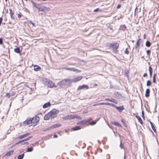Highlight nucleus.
I'll return each mask as SVG.
<instances>
[{"mask_svg": "<svg viewBox=\"0 0 159 159\" xmlns=\"http://www.w3.org/2000/svg\"><path fill=\"white\" fill-rule=\"evenodd\" d=\"M108 28L111 30H113L112 26L111 25H109L108 26Z\"/></svg>", "mask_w": 159, "mask_h": 159, "instance_id": "51", "label": "nucleus"}, {"mask_svg": "<svg viewBox=\"0 0 159 159\" xmlns=\"http://www.w3.org/2000/svg\"><path fill=\"white\" fill-rule=\"evenodd\" d=\"M138 13V7L136 6V7L135 9V11H134V16H135Z\"/></svg>", "mask_w": 159, "mask_h": 159, "instance_id": "37", "label": "nucleus"}, {"mask_svg": "<svg viewBox=\"0 0 159 159\" xmlns=\"http://www.w3.org/2000/svg\"><path fill=\"white\" fill-rule=\"evenodd\" d=\"M9 11H10V17H11V19L14 20L15 19V17L13 16V15L14 14V12L13 11H12L11 9H9Z\"/></svg>", "mask_w": 159, "mask_h": 159, "instance_id": "13", "label": "nucleus"}, {"mask_svg": "<svg viewBox=\"0 0 159 159\" xmlns=\"http://www.w3.org/2000/svg\"><path fill=\"white\" fill-rule=\"evenodd\" d=\"M33 150V148L32 147H31L27 149V152H31Z\"/></svg>", "mask_w": 159, "mask_h": 159, "instance_id": "33", "label": "nucleus"}, {"mask_svg": "<svg viewBox=\"0 0 159 159\" xmlns=\"http://www.w3.org/2000/svg\"><path fill=\"white\" fill-rule=\"evenodd\" d=\"M34 67H36V68H34V70L35 71H38L41 69V67L38 66L34 65Z\"/></svg>", "mask_w": 159, "mask_h": 159, "instance_id": "21", "label": "nucleus"}, {"mask_svg": "<svg viewBox=\"0 0 159 159\" xmlns=\"http://www.w3.org/2000/svg\"><path fill=\"white\" fill-rule=\"evenodd\" d=\"M146 46L148 47H150L151 45V43L148 41H147L146 43Z\"/></svg>", "mask_w": 159, "mask_h": 159, "instance_id": "32", "label": "nucleus"}, {"mask_svg": "<svg viewBox=\"0 0 159 159\" xmlns=\"http://www.w3.org/2000/svg\"><path fill=\"white\" fill-rule=\"evenodd\" d=\"M121 6L120 4H118L117 6V8L118 9H119L121 7Z\"/></svg>", "mask_w": 159, "mask_h": 159, "instance_id": "57", "label": "nucleus"}, {"mask_svg": "<svg viewBox=\"0 0 159 159\" xmlns=\"http://www.w3.org/2000/svg\"><path fill=\"white\" fill-rule=\"evenodd\" d=\"M100 10V9L99 8H97L94 10V12H97Z\"/></svg>", "mask_w": 159, "mask_h": 159, "instance_id": "50", "label": "nucleus"}, {"mask_svg": "<svg viewBox=\"0 0 159 159\" xmlns=\"http://www.w3.org/2000/svg\"><path fill=\"white\" fill-rule=\"evenodd\" d=\"M81 129V127L80 126H76L72 128V129L74 131H75L79 130Z\"/></svg>", "mask_w": 159, "mask_h": 159, "instance_id": "29", "label": "nucleus"}, {"mask_svg": "<svg viewBox=\"0 0 159 159\" xmlns=\"http://www.w3.org/2000/svg\"><path fill=\"white\" fill-rule=\"evenodd\" d=\"M151 84V81L150 80H148L147 81V86H150Z\"/></svg>", "mask_w": 159, "mask_h": 159, "instance_id": "39", "label": "nucleus"}, {"mask_svg": "<svg viewBox=\"0 0 159 159\" xmlns=\"http://www.w3.org/2000/svg\"><path fill=\"white\" fill-rule=\"evenodd\" d=\"M57 134H55L54 135L53 138H57Z\"/></svg>", "mask_w": 159, "mask_h": 159, "instance_id": "60", "label": "nucleus"}, {"mask_svg": "<svg viewBox=\"0 0 159 159\" xmlns=\"http://www.w3.org/2000/svg\"><path fill=\"white\" fill-rule=\"evenodd\" d=\"M109 47L110 48H112L113 52L116 53H118V50H117L119 46V44L117 43H109Z\"/></svg>", "mask_w": 159, "mask_h": 159, "instance_id": "1", "label": "nucleus"}, {"mask_svg": "<svg viewBox=\"0 0 159 159\" xmlns=\"http://www.w3.org/2000/svg\"><path fill=\"white\" fill-rule=\"evenodd\" d=\"M141 40V39H139L136 42V45L135 46V49H137L138 47H139L140 45V41Z\"/></svg>", "mask_w": 159, "mask_h": 159, "instance_id": "15", "label": "nucleus"}, {"mask_svg": "<svg viewBox=\"0 0 159 159\" xmlns=\"http://www.w3.org/2000/svg\"><path fill=\"white\" fill-rule=\"evenodd\" d=\"M74 71H77L78 72H80L81 71L75 68V70Z\"/></svg>", "mask_w": 159, "mask_h": 159, "instance_id": "47", "label": "nucleus"}, {"mask_svg": "<svg viewBox=\"0 0 159 159\" xmlns=\"http://www.w3.org/2000/svg\"><path fill=\"white\" fill-rule=\"evenodd\" d=\"M30 23H31V24H32L33 26H34V24L31 21H30Z\"/></svg>", "mask_w": 159, "mask_h": 159, "instance_id": "62", "label": "nucleus"}, {"mask_svg": "<svg viewBox=\"0 0 159 159\" xmlns=\"http://www.w3.org/2000/svg\"><path fill=\"white\" fill-rule=\"evenodd\" d=\"M96 121L95 120L92 121L90 123V124L92 125H95L96 123Z\"/></svg>", "mask_w": 159, "mask_h": 159, "instance_id": "41", "label": "nucleus"}, {"mask_svg": "<svg viewBox=\"0 0 159 159\" xmlns=\"http://www.w3.org/2000/svg\"><path fill=\"white\" fill-rule=\"evenodd\" d=\"M3 43V40L1 38H0V44L2 45Z\"/></svg>", "mask_w": 159, "mask_h": 159, "instance_id": "49", "label": "nucleus"}, {"mask_svg": "<svg viewBox=\"0 0 159 159\" xmlns=\"http://www.w3.org/2000/svg\"><path fill=\"white\" fill-rule=\"evenodd\" d=\"M142 117L144 119H145V117L144 116V111H142Z\"/></svg>", "mask_w": 159, "mask_h": 159, "instance_id": "46", "label": "nucleus"}, {"mask_svg": "<svg viewBox=\"0 0 159 159\" xmlns=\"http://www.w3.org/2000/svg\"><path fill=\"white\" fill-rule=\"evenodd\" d=\"M111 123L112 125H116L118 127H122L121 125L117 122L111 121Z\"/></svg>", "mask_w": 159, "mask_h": 159, "instance_id": "14", "label": "nucleus"}, {"mask_svg": "<svg viewBox=\"0 0 159 159\" xmlns=\"http://www.w3.org/2000/svg\"><path fill=\"white\" fill-rule=\"evenodd\" d=\"M51 129V128H50V126L49 127V128H47V129H46V130H50V129Z\"/></svg>", "mask_w": 159, "mask_h": 159, "instance_id": "63", "label": "nucleus"}, {"mask_svg": "<svg viewBox=\"0 0 159 159\" xmlns=\"http://www.w3.org/2000/svg\"><path fill=\"white\" fill-rule=\"evenodd\" d=\"M72 116H73L72 115H70L67 116L63 117L62 119L64 120H71L73 119V117H72Z\"/></svg>", "mask_w": 159, "mask_h": 159, "instance_id": "9", "label": "nucleus"}, {"mask_svg": "<svg viewBox=\"0 0 159 159\" xmlns=\"http://www.w3.org/2000/svg\"><path fill=\"white\" fill-rule=\"evenodd\" d=\"M52 113V112L51 111L46 114L44 116V119L45 120H48L51 117Z\"/></svg>", "mask_w": 159, "mask_h": 159, "instance_id": "6", "label": "nucleus"}, {"mask_svg": "<svg viewBox=\"0 0 159 159\" xmlns=\"http://www.w3.org/2000/svg\"><path fill=\"white\" fill-rule=\"evenodd\" d=\"M52 113L51 114V117L50 118L51 119H53L55 117H56V114L54 112V111H52Z\"/></svg>", "mask_w": 159, "mask_h": 159, "instance_id": "27", "label": "nucleus"}, {"mask_svg": "<svg viewBox=\"0 0 159 159\" xmlns=\"http://www.w3.org/2000/svg\"><path fill=\"white\" fill-rule=\"evenodd\" d=\"M32 3H33V6L37 8V7H39V4H36L33 1H32Z\"/></svg>", "mask_w": 159, "mask_h": 159, "instance_id": "38", "label": "nucleus"}, {"mask_svg": "<svg viewBox=\"0 0 159 159\" xmlns=\"http://www.w3.org/2000/svg\"><path fill=\"white\" fill-rule=\"evenodd\" d=\"M32 137V136H29V137H28V138H26V139H23V142H25V141H28V140H29Z\"/></svg>", "mask_w": 159, "mask_h": 159, "instance_id": "36", "label": "nucleus"}, {"mask_svg": "<svg viewBox=\"0 0 159 159\" xmlns=\"http://www.w3.org/2000/svg\"><path fill=\"white\" fill-rule=\"evenodd\" d=\"M6 95H7V96H8V98H9L10 97V96H11V95H9V93H7V94H6Z\"/></svg>", "mask_w": 159, "mask_h": 159, "instance_id": "61", "label": "nucleus"}, {"mask_svg": "<svg viewBox=\"0 0 159 159\" xmlns=\"http://www.w3.org/2000/svg\"><path fill=\"white\" fill-rule=\"evenodd\" d=\"M39 116H36L33 118H31L32 125L33 124L34 126L36 125L39 123Z\"/></svg>", "mask_w": 159, "mask_h": 159, "instance_id": "4", "label": "nucleus"}, {"mask_svg": "<svg viewBox=\"0 0 159 159\" xmlns=\"http://www.w3.org/2000/svg\"><path fill=\"white\" fill-rule=\"evenodd\" d=\"M147 75H148L147 74V73H145L144 74L143 76L144 77H146L147 76Z\"/></svg>", "mask_w": 159, "mask_h": 159, "instance_id": "55", "label": "nucleus"}, {"mask_svg": "<svg viewBox=\"0 0 159 159\" xmlns=\"http://www.w3.org/2000/svg\"><path fill=\"white\" fill-rule=\"evenodd\" d=\"M58 85L60 86H64L66 85V83L64 82V81L62 80L58 83Z\"/></svg>", "mask_w": 159, "mask_h": 159, "instance_id": "18", "label": "nucleus"}, {"mask_svg": "<svg viewBox=\"0 0 159 159\" xmlns=\"http://www.w3.org/2000/svg\"><path fill=\"white\" fill-rule=\"evenodd\" d=\"M21 16H22V15L20 13L18 14V16L19 18H20V17H21Z\"/></svg>", "mask_w": 159, "mask_h": 159, "instance_id": "52", "label": "nucleus"}, {"mask_svg": "<svg viewBox=\"0 0 159 159\" xmlns=\"http://www.w3.org/2000/svg\"><path fill=\"white\" fill-rule=\"evenodd\" d=\"M86 123H87V121L86 120H84L80 121L77 123V125L84 124Z\"/></svg>", "mask_w": 159, "mask_h": 159, "instance_id": "24", "label": "nucleus"}, {"mask_svg": "<svg viewBox=\"0 0 159 159\" xmlns=\"http://www.w3.org/2000/svg\"><path fill=\"white\" fill-rule=\"evenodd\" d=\"M14 152V150L11 151L7 152L5 155V156L9 157Z\"/></svg>", "mask_w": 159, "mask_h": 159, "instance_id": "23", "label": "nucleus"}, {"mask_svg": "<svg viewBox=\"0 0 159 159\" xmlns=\"http://www.w3.org/2000/svg\"><path fill=\"white\" fill-rule=\"evenodd\" d=\"M97 105L99 106L100 105H105V102H102V103H97Z\"/></svg>", "mask_w": 159, "mask_h": 159, "instance_id": "43", "label": "nucleus"}, {"mask_svg": "<svg viewBox=\"0 0 159 159\" xmlns=\"http://www.w3.org/2000/svg\"><path fill=\"white\" fill-rule=\"evenodd\" d=\"M135 116L138 119L139 122L142 125L143 124V122L140 117L138 115H136Z\"/></svg>", "mask_w": 159, "mask_h": 159, "instance_id": "25", "label": "nucleus"}, {"mask_svg": "<svg viewBox=\"0 0 159 159\" xmlns=\"http://www.w3.org/2000/svg\"><path fill=\"white\" fill-rule=\"evenodd\" d=\"M37 8L39 11L48 12L50 10V8L44 6H40L39 5V7H37Z\"/></svg>", "mask_w": 159, "mask_h": 159, "instance_id": "3", "label": "nucleus"}, {"mask_svg": "<svg viewBox=\"0 0 159 159\" xmlns=\"http://www.w3.org/2000/svg\"><path fill=\"white\" fill-rule=\"evenodd\" d=\"M147 53L148 55H150L151 53V51L149 50H147Z\"/></svg>", "mask_w": 159, "mask_h": 159, "instance_id": "45", "label": "nucleus"}, {"mask_svg": "<svg viewBox=\"0 0 159 159\" xmlns=\"http://www.w3.org/2000/svg\"><path fill=\"white\" fill-rule=\"evenodd\" d=\"M91 118H89L88 120H86L87 121V123L88 122H89V121H91Z\"/></svg>", "mask_w": 159, "mask_h": 159, "instance_id": "59", "label": "nucleus"}, {"mask_svg": "<svg viewBox=\"0 0 159 159\" xmlns=\"http://www.w3.org/2000/svg\"><path fill=\"white\" fill-rule=\"evenodd\" d=\"M51 103L50 102H48L45 103L43 106V107L44 108H46L49 107L51 105Z\"/></svg>", "mask_w": 159, "mask_h": 159, "instance_id": "16", "label": "nucleus"}, {"mask_svg": "<svg viewBox=\"0 0 159 159\" xmlns=\"http://www.w3.org/2000/svg\"><path fill=\"white\" fill-rule=\"evenodd\" d=\"M115 108L120 112L122 111L124 109V108L123 106H121L119 107H117L116 106Z\"/></svg>", "mask_w": 159, "mask_h": 159, "instance_id": "10", "label": "nucleus"}, {"mask_svg": "<svg viewBox=\"0 0 159 159\" xmlns=\"http://www.w3.org/2000/svg\"><path fill=\"white\" fill-rule=\"evenodd\" d=\"M43 81L44 84L47 85L49 87L53 88L55 87V84L49 79L44 78L43 80Z\"/></svg>", "mask_w": 159, "mask_h": 159, "instance_id": "2", "label": "nucleus"}, {"mask_svg": "<svg viewBox=\"0 0 159 159\" xmlns=\"http://www.w3.org/2000/svg\"><path fill=\"white\" fill-rule=\"evenodd\" d=\"M157 75L156 73H154L153 75V78H156V76Z\"/></svg>", "mask_w": 159, "mask_h": 159, "instance_id": "58", "label": "nucleus"}, {"mask_svg": "<svg viewBox=\"0 0 159 159\" xmlns=\"http://www.w3.org/2000/svg\"><path fill=\"white\" fill-rule=\"evenodd\" d=\"M150 90L149 89H146L145 96L146 97H148L149 96Z\"/></svg>", "mask_w": 159, "mask_h": 159, "instance_id": "22", "label": "nucleus"}, {"mask_svg": "<svg viewBox=\"0 0 159 159\" xmlns=\"http://www.w3.org/2000/svg\"><path fill=\"white\" fill-rule=\"evenodd\" d=\"M83 77L82 76H78L77 77L75 78L73 80L72 82H75L77 81L80 80Z\"/></svg>", "mask_w": 159, "mask_h": 159, "instance_id": "12", "label": "nucleus"}, {"mask_svg": "<svg viewBox=\"0 0 159 159\" xmlns=\"http://www.w3.org/2000/svg\"><path fill=\"white\" fill-rule=\"evenodd\" d=\"M22 142H24L23 141V140H20V141L18 142H17L16 143H15V144L17 145V144H19L20 143H21Z\"/></svg>", "mask_w": 159, "mask_h": 159, "instance_id": "44", "label": "nucleus"}, {"mask_svg": "<svg viewBox=\"0 0 159 159\" xmlns=\"http://www.w3.org/2000/svg\"><path fill=\"white\" fill-rule=\"evenodd\" d=\"M89 88V86L87 85H83L81 86H79L77 89V90H80L84 89H88Z\"/></svg>", "mask_w": 159, "mask_h": 159, "instance_id": "7", "label": "nucleus"}, {"mask_svg": "<svg viewBox=\"0 0 159 159\" xmlns=\"http://www.w3.org/2000/svg\"><path fill=\"white\" fill-rule=\"evenodd\" d=\"M152 68L150 66L149 67V75L150 78H151L152 76Z\"/></svg>", "mask_w": 159, "mask_h": 159, "instance_id": "17", "label": "nucleus"}, {"mask_svg": "<svg viewBox=\"0 0 159 159\" xmlns=\"http://www.w3.org/2000/svg\"><path fill=\"white\" fill-rule=\"evenodd\" d=\"M105 105H109V106H110L111 107H115V108H116V106L113 104H112V103H108V102H107V103H105Z\"/></svg>", "mask_w": 159, "mask_h": 159, "instance_id": "30", "label": "nucleus"}, {"mask_svg": "<svg viewBox=\"0 0 159 159\" xmlns=\"http://www.w3.org/2000/svg\"><path fill=\"white\" fill-rule=\"evenodd\" d=\"M156 78H153V83H156Z\"/></svg>", "mask_w": 159, "mask_h": 159, "instance_id": "56", "label": "nucleus"}, {"mask_svg": "<svg viewBox=\"0 0 159 159\" xmlns=\"http://www.w3.org/2000/svg\"><path fill=\"white\" fill-rule=\"evenodd\" d=\"M105 100L108 101H109L111 102H114L115 103L117 104V102L116 100L114 99H110L109 98H107L105 99Z\"/></svg>", "mask_w": 159, "mask_h": 159, "instance_id": "11", "label": "nucleus"}, {"mask_svg": "<svg viewBox=\"0 0 159 159\" xmlns=\"http://www.w3.org/2000/svg\"><path fill=\"white\" fill-rule=\"evenodd\" d=\"M64 69L66 70H69L70 71H74L75 70V68L66 67L64 68Z\"/></svg>", "mask_w": 159, "mask_h": 159, "instance_id": "31", "label": "nucleus"}, {"mask_svg": "<svg viewBox=\"0 0 159 159\" xmlns=\"http://www.w3.org/2000/svg\"><path fill=\"white\" fill-rule=\"evenodd\" d=\"M127 27L125 25H121L120 27V30L125 31L126 30Z\"/></svg>", "mask_w": 159, "mask_h": 159, "instance_id": "19", "label": "nucleus"}, {"mask_svg": "<svg viewBox=\"0 0 159 159\" xmlns=\"http://www.w3.org/2000/svg\"><path fill=\"white\" fill-rule=\"evenodd\" d=\"M14 51L15 52L18 53H20V48L18 47H17V48H14Z\"/></svg>", "mask_w": 159, "mask_h": 159, "instance_id": "28", "label": "nucleus"}, {"mask_svg": "<svg viewBox=\"0 0 159 159\" xmlns=\"http://www.w3.org/2000/svg\"><path fill=\"white\" fill-rule=\"evenodd\" d=\"M63 81H64V82L66 83V82H69V83L72 82L70 79H66L65 80H63Z\"/></svg>", "mask_w": 159, "mask_h": 159, "instance_id": "35", "label": "nucleus"}, {"mask_svg": "<svg viewBox=\"0 0 159 159\" xmlns=\"http://www.w3.org/2000/svg\"><path fill=\"white\" fill-rule=\"evenodd\" d=\"M24 155V154L23 153L20 155H19L18 157V159H22Z\"/></svg>", "mask_w": 159, "mask_h": 159, "instance_id": "34", "label": "nucleus"}, {"mask_svg": "<svg viewBox=\"0 0 159 159\" xmlns=\"http://www.w3.org/2000/svg\"><path fill=\"white\" fill-rule=\"evenodd\" d=\"M61 126V124H56L53 125L52 126H51L50 128H51L54 129L59 127Z\"/></svg>", "mask_w": 159, "mask_h": 159, "instance_id": "20", "label": "nucleus"}, {"mask_svg": "<svg viewBox=\"0 0 159 159\" xmlns=\"http://www.w3.org/2000/svg\"><path fill=\"white\" fill-rule=\"evenodd\" d=\"M31 117L27 118L22 124L23 126H25L27 125L32 124Z\"/></svg>", "mask_w": 159, "mask_h": 159, "instance_id": "5", "label": "nucleus"}, {"mask_svg": "<svg viewBox=\"0 0 159 159\" xmlns=\"http://www.w3.org/2000/svg\"><path fill=\"white\" fill-rule=\"evenodd\" d=\"M99 118H97L96 119L95 121H96V122H97V121H98L99 120Z\"/></svg>", "mask_w": 159, "mask_h": 159, "instance_id": "64", "label": "nucleus"}, {"mask_svg": "<svg viewBox=\"0 0 159 159\" xmlns=\"http://www.w3.org/2000/svg\"><path fill=\"white\" fill-rule=\"evenodd\" d=\"M30 133H27L25 134H24L21 135L20 136H19L17 138L19 139H22L25 137H26L29 135H30Z\"/></svg>", "mask_w": 159, "mask_h": 159, "instance_id": "8", "label": "nucleus"}, {"mask_svg": "<svg viewBox=\"0 0 159 159\" xmlns=\"http://www.w3.org/2000/svg\"><path fill=\"white\" fill-rule=\"evenodd\" d=\"M73 116H72V117H73V119H74L75 118H76L77 119H78L79 120H81L82 119V117L79 116L78 115H72Z\"/></svg>", "mask_w": 159, "mask_h": 159, "instance_id": "26", "label": "nucleus"}, {"mask_svg": "<svg viewBox=\"0 0 159 159\" xmlns=\"http://www.w3.org/2000/svg\"><path fill=\"white\" fill-rule=\"evenodd\" d=\"M125 53L127 54H128L129 53V51L128 50V48H126L125 51Z\"/></svg>", "mask_w": 159, "mask_h": 159, "instance_id": "42", "label": "nucleus"}, {"mask_svg": "<svg viewBox=\"0 0 159 159\" xmlns=\"http://www.w3.org/2000/svg\"><path fill=\"white\" fill-rule=\"evenodd\" d=\"M151 127L152 128V129L155 132H156V130L155 128L154 125V124L151 125Z\"/></svg>", "mask_w": 159, "mask_h": 159, "instance_id": "40", "label": "nucleus"}, {"mask_svg": "<svg viewBox=\"0 0 159 159\" xmlns=\"http://www.w3.org/2000/svg\"><path fill=\"white\" fill-rule=\"evenodd\" d=\"M120 147L122 149L123 148V146L122 145V143L121 142L120 144Z\"/></svg>", "mask_w": 159, "mask_h": 159, "instance_id": "53", "label": "nucleus"}, {"mask_svg": "<svg viewBox=\"0 0 159 159\" xmlns=\"http://www.w3.org/2000/svg\"><path fill=\"white\" fill-rule=\"evenodd\" d=\"M47 12H42L40 13V14L42 15H44L46 14Z\"/></svg>", "mask_w": 159, "mask_h": 159, "instance_id": "48", "label": "nucleus"}, {"mask_svg": "<svg viewBox=\"0 0 159 159\" xmlns=\"http://www.w3.org/2000/svg\"><path fill=\"white\" fill-rule=\"evenodd\" d=\"M2 17H0V25H1V24L2 23Z\"/></svg>", "mask_w": 159, "mask_h": 159, "instance_id": "54", "label": "nucleus"}]
</instances>
